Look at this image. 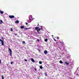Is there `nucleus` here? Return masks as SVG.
Listing matches in <instances>:
<instances>
[{
	"instance_id": "23",
	"label": "nucleus",
	"mask_w": 79,
	"mask_h": 79,
	"mask_svg": "<svg viewBox=\"0 0 79 79\" xmlns=\"http://www.w3.org/2000/svg\"><path fill=\"white\" fill-rule=\"evenodd\" d=\"M24 61H27V60L26 59H24Z\"/></svg>"
},
{
	"instance_id": "37",
	"label": "nucleus",
	"mask_w": 79,
	"mask_h": 79,
	"mask_svg": "<svg viewBox=\"0 0 79 79\" xmlns=\"http://www.w3.org/2000/svg\"><path fill=\"white\" fill-rule=\"evenodd\" d=\"M52 36H53V35H52Z\"/></svg>"
},
{
	"instance_id": "7",
	"label": "nucleus",
	"mask_w": 79,
	"mask_h": 79,
	"mask_svg": "<svg viewBox=\"0 0 79 79\" xmlns=\"http://www.w3.org/2000/svg\"><path fill=\"white\" fill-rule=\"evenodd\" d=\"M15 23H16V24H18V23H19V20H16L15 22Z\"/></svg>"
},
{
	"instance_id": "33",
	"label": "nucleus",
	"mask_w": 79,
	"mask_h": 79,
	"mask_svg": "<svg viewBox=\"0 0 79 79\" xmlns=\"http://www.w3.org/2000/svg\"><path fill=\"white\" fill-rule=\"evenodd\" d=\"M3 39V37H2V39Z\"/></svg>"
},
{
	"instance_id": "21",
	"label": "nucleus",
	"mask_w": 79,
	"mask_h": 79,
	"mask_svg": "<svg viewBox=\"0 0 79 79\" xmlns=\"http://www.w3.org/2000/svg\"><path fill=\"white\" fill-rule=\"evenodd\" d=\"M54 40L55 42H56V39H55L54 38Z\"/></svg>"
},
{
	"instance_id": "15",
	"label": "nucleus",
	"mask_w": 79,
	"mask_h": 79,
	"mask_svg": "<svg viewBox=\"0 0 79 79\" xmlns=\"http://www.w3.org/2000/svg\"><path fill=\"white\" fill-rule=\"evenodd\" d=\"M40 69H43V67H42V66H40Z\"/></svg>"
},
{
	"instance_id": "22",
	"label": "nucleus",
	"mask_w": 79,
	"mask_h": 79,
	"mask_svg": "<svg viewBox=\"0 0 79 79\" xmlns=\"http://www.w3.org/2000/svg\"><path fill=\"white\" fill-rule=\"evenodd\" d=\"M10 29H11V31L12 32H13V29H12V28H10Z\"/></svg>"
},
{
	"instance_id": "12",
	"label": "nucleus",
	"mask_w": 79,
	"mask_h": 79,
	"mask_svg": "<svg viewBox=\"0 0 79 79\" xmlns=\"http://www.w3.org/2000/svg\"><path fill=\"white\" fill-rule=\"evenodd\" d=\"M20 28L21 29H23V28H24V27L23 26H21L20 27Z\"/></svg>"
},
{
	"instance_id": "14",
	"label": "nucleus",
	"mask_w": 79,
	"mask_h": 79,
	"mask_svg": "<svg viewBox=\"0 0 79 79\" xmlns=\"http://www.w3.org/2000/svg\"><path fill=\"white\" fill-rule=\"evenodd\" d=\"M65 63L66 64V65H68V64H69V63H68V62H65Z\"/></svg>"
},
{
	"instance_id": "32",
	"label": "nucleus",
	"mask_w": 79,
	"mask_h": 79,
	"mask_svg": "<svg viewBox=\"0 0 79 79\" xmlns=\"http://www.w3.org/2000/svg\"><path fill=\"white\" fill-rule=\"evenodd\" d=\"M59 37H58L57 38V39H59Z\"/></svg>"
},
{
	"instance_id": "36",
	"label": "nucleus",
	"mask_w": 79,
	"mask_h": 79,
	"mask_svg": "<svg viewBox=\"0 0 79 79\" xmlns=\"http://www.w3.org/2000/svg\"><path fill=\"white\" fill-rule=\"evenodd\" d=\"M62 44H64L63 42H62Z\"/></svg>"
},
{
	"instance_id": "4",
	"label": "nucleus",
	"mask_w": 79,
	"mask_h": 79,
	"mask_svg": "<svg viewBox=\"0 0 79 79\" xmlns=\"http://www.w3.org/2000/svg\"><path fill=\"white\" fill-rule=\"evenodd\" d=\"M9 18L11 19H12V18H15V16L14 15H9Z\"/></svg>"
},
{
	"instance_id": "5",
	"label": "nucleus",
	"mask_w": 79,
	"mask_h": 79,
	"mask_svg": "<svg viewBox=\"0 0 79 79\" xmlns=\"http://www.w3.org/2000/svg\"><path fill=\"white\" fill-rule=\"evenodd\" d=\"M44 53L45 54V55H46L48 53V51L47 50H45L44 52Z\"/></svg>"
},
{
	"instance_id": "27",
	"label": "nucleus",
	"mask_w": 79,
	"mask_h": 79,
	"mask_svg": "<svg viewBox=\"0 0 79 79\" xmlns=\"http://www.w3.org/2000/svg\"><path fill=\"white\" fill-rule=\"evenodd\" d=\"M14 35H17V34H15Z\"/></svg>"
},
{
	"instance_id": "25",
	"label": "nucleus",
	"mask_w": 79,
	"mask_h": 79,
	"mask_svg": "<svg viewBox=\"0 0 79 79\" xmlns=\"http://www.w3.org/2000/svg\"><path fill=\"white\" fill-rule=\"evenodd\" d=\"M26 25H27L28 24V23H26Z\"/></svg>"
},
{
	"instance_id": "9",
	"label": "nucleus",
	"mask_w": 79,
	"mask_h": 79,
	"mask_svg": "<svg viewBox=\"0 0 79 79\" xmlns=\"http://www.w3.org/2000/svg\"><path fill=\"white\" fill-rule=\"evenodd\" d=\"M40 27H41L40 29L41 31H43V27H42V26H40Z\"/></svg>"
},
{
	"instance_id": "16",
	"label": "nucleus",
	"mask_w": 79,
	"mask_h": 79,
	"mask_svg": "<svg viewBox=\"0 0 79 79\" xmlns=\"http://www.w3.org/2000/svg\"><path fill=\"white\" fill-rule=\"evenodd\" d=\"M0 13L1 14H3V11H1Z\"/></svg>"
},
{
	"instance_id": "31",
	"label": "nucleus",
	"mask_w": 79,
	"mask_h": 79,
	"mask_svg": "<svg viewBox=\"0 0 79 79\" xmlns=\"http://www.w3.org/2000/svg\"><path fill=\"white\" fill-rule=\"evenodd\" d=\"M1 63V60L0 59V64Z\"/></svg>"
},
{
	"instance_id": "20",
	"label": "nucleus",
	"mask_w": 79,
	"mask_h": 79,
	"mask_svg": "<svg viewBox=\"0 0 79 79\" xmlns=\"http://www.w3.org/2000/svg\"><path fill=\"white\" fill-rule=\"evenodd\" d=\"M0 22L1 23H3V21H2V20H0Z\"/></svg>"
},
{
	"instance_id": "2",
	"label": "nucleus",
	"mask_w": 79,
	"mask_h": 79,
	"mask_svg": "<svg viewBox=\"0 0 79 79\" xmlns=\"http://www.w3.org/2000/svg\"><path fill=\"white\" fill-rule=\"evenodd\" d=\"M0 41L2 42H1L2 45V46H3V45H4V41H3V40H2L1 39H0Z\"/></svg>"
},
{
	"instance_id": "17",
	"label": "nucleus",
	"mask_w": 79,
	"mask_h": 79,
	"mask_svg": "<svg viewBox=\"0 0 79 79\" xmlns=\"http://www.w3.org/2000/svg\"><path fill=\"white\" fill-rule=\"evenodd\" d=\"M30 29V28H25V30H27V29Z\"/></svg>"
},
{
	"instance_id": "30",
	"label": "nucleus",
	"mask_w": 79,
	"mask_h": 79,
	"mask_svg": "<svg viewBox=\"0 0 79 79\" xmlns=\"http://www.w3.org/2000/svg\"><path fill=\"white\" fill-rule=\"evenodd\" d=\"M37 26H39V23H38V25Z\"/></svg>"
},
{
	"instance_id": "26",
	"label": "nucleus",
	"mask_w": 79,
	"mask_h": 79,
	"mask_svg": "<svg viewBox=\"0 0 79 79\" xmlns=\"http://www.w3.org/2000/svg\"><path fill=\"white\" fill-rule=\"evenodd\" d=\"M10 64H13V62H11V63H10Z\"/></svg>"
},
{
	"instance_id": "1",
	"label": "nucleus",
	"mask_w": 79,
	"mask_h": 79,
	"mask_svg": "<svg viewBox=\"0 0 79 79\" xmlns=\"http://www.w3.org/2000/svg\"><path fill=\"white\" fill-rule=\"evenodd\" d=\"M35 30L36 31H37V32H38V33L39 34H41V32H40V31L39 32V31H40V30H41L40 28H39L38 29H37V30Z\"/></svg>"
},
{
	"instance_id": "28",
	"label": "nucleus",
	"mask_w": 79,
	"mask_h": 79,
	"mask_svg": "<svg viewBox=\"0 0 79 79\" xmlns=\"http://www.w3.org/2000/svg\"><path fill=\"white\" fill-rule=\"evenodd\" d=\"M76 75H77H77L78 76H79V75L78 74H76Z\"/></svg>"
},
{
	"instance_id": "34",
	"label": "nucleus",
	"mask_w": 79,
	"mask_h": 79,
	"mask_svg": "<svg viewBox=\"0 0 79 79\" xmlns=\"http://www.w3.org/2000/svg\"><path fill=\"white\" fill-rule=\"evenodd\" d=\"M37 41H39V40H38Z\"/></svg>"
},
{
	"instance_id": "35",
	"label": "nucleus",
	"mask_w": 79,
	"mask_h": 79,
	"mask_svg": "<svg viewBox=\"0 0 79 79\" xmlns=\"http://www.w3.org/2000/svg\"><path fill=\"white\" fill-rule=\"evenodd\" d=\"M2 24V23L0 22V24Z\"/></svg>"
},
{
	"instance_id": "10",
	"label": "nucleus",
	"mask_w": 79,
	"mask_h": 79,
	"mask_svg": "<svg viewBox=\"0 0 79 79\" xmlns=\"http://www.w3.org/2000/svg\"><path fill=\"white\" fill-rule=\"evenodd\" d=\"M31 18H32V17L30 16L29 17V21L31 20Z\"/></svg>"
},
{
	"instance_id": "13",
	"label": "nucleus",
	"mask_w": 79,
	"mask_h": 79,
	"mask_svg": "<svg viewBox=\"0 0 79 79\" xmlns=\"http://www.w3.org/2000/svg\"><path fill=\"white\" fill-rule=\"evenodd\" d=\"M45 42H47L48 41V39L46 38L44 40Z\"/></svg>"
},
{
	"instance_id": "18",
	"label": "nucleus",
	"mask_w": 79,
	"mask_h": 79,
	"mask_svg": "<svg viewBox=\"0 0 79 79\" xmlns=\"http://www.w3.org/2000/svg\"><path fill=\"white\" fill-rule=\"evenodd\" d=\"M39 63L41 64H42V62L41 61H40L39 62Z\"/></svg>"
},
{
	"instance_id": "24",
	"label": "nucleus",
	"mask_w": 79,
	"mask_h": 79,
	"mask_svg": "<svg viewBox=\"0 0 79 79\" xmlns=\"http://www.w3.org/2000/svg\"><path fill=\"white\" fill-rule=\"evenodd\" d=\"M34 69H35V71H37V70L36 69V68H34Z\"/></svg>"
},
{
	"instance_id": "8",
	"label": "nucleus",
	"mask_w": 79,
	"mask_h": 79,
	"mask_svg": "<svg viewBox=\"0 0 79 79\" xmlns=\"http://www.w3.org/2000/svg\"><path fill=\"white\" fill-rule=\"evenodd\" d=\"M40 29V28H39V27H36L35 28V30H37V29Z\"/></svg>"
},
{
	"instance_id": "3",
	"label": "nucleus",
	"mask_w": 79,
	"mask_h": 79,
	"mask_svg": "<svg viewBox=\"0 0 79 79\" xmlns=\"http://www.w3.org/2000/svg\"><path fill=\"white\" fill-rule=\"evenodd\" d=\"M9 51H10V56H12V50H11V49H9Z\"/></svg>"
},
{
	"instance_id": "11",
	"label": "nucleus",
	"mask_w": 79,
	"mask_h": 79,
	"mask_svg": "<svg viewBox=\"0 0 79 79\" xmlns=\"http://www.w3.org/2000/svg\"><path fill=\"white\" fill-rule=\"evenodd\" d=\"M59 63H60V64H63V61L62 60H60Z\"/></svg>"
},
{
	"instance_id": "29",
	"label": "nucleus",
	"mask_w": 79,
	"mask_h": 79,
	"mask_svg": "<svg viewBox=\"0 0 79 79\" xmlns=\"http://www.w3.org/2000/svg\"><path fill=\"white\" fill-rule=\"evenodd\" d=\"M45 74L46 75V76H47V73H45Z\"/></svg>"
},
{
	"instance_id": "19",
	"label": "nucleus",
	"mask_w": 79,
	"mask_h": 79,
	"mask_svg": "<svg viewBox=\"0 0 79 79\" xmlns=\"http://www.w3.org/2000/svg\"><path fill=\"white\" fill-rule=\"evenodd\" d=\"M22 44H25V41H23L22 42Z\"/></svg>"
},
{
	"instance_id": "6",
	"label": "nucleus",
	"mask_w": 79,
	"mask_h": 79,
	"mask_svg": "<svg viewBox=\"0 0 79 79\" xmlns=\"http://www.w3.org/2000/svg\"><path fill=\"white\" fill-rule=\"evenodd\" d=\"M31 60L32 62H33V63H35V60H34V59L31 58Z\"/></svg>"
}]
</instances>
